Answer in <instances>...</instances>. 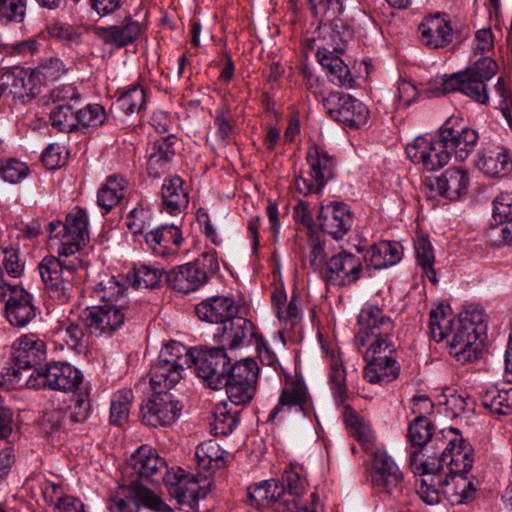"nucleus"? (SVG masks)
I'll return each mask as SVG.
<instances>
[{
	"label": "nucleus",
	"instance_id": "20",
	"mask_svg": "<svg viewBox=\"0 0 512 512\" xmlns=\"http://www.w3.org/2000/svg\"><path fill=\"white\" fill-rule=\"evenodd\" d=\"M182 405L167 392L154 394L141 406L143 424L150 427H165L173 424L180 416Z\"/></svg>",
	"mask_w": 512,
	"mask_h": 512
},
{
	"label": "nucleus",
	"instance_id": "22",
	"mask_svg": "<svg viewBox=\"0 0 512 512\" xmlns=\"http://www.w3.org/2000/svg\"><path fill=\"white\" fill-rule=\"evenodd\" d=\"M318 221L324 233L335 240H340L352 228L354 213L346 203L332 201L320 206Z\"/></svg>",
	"mask_w": 512,
	"mask_h": 512
},
{
	"label": "nucleus",
	"instance_id": "18",
	"mask_svg": "<svg viewBox=\"0 0 512 512\" xmlns=\"http://www.w3.org/2000/svg\"><path fill=\"white\" fill-rule=\"evenodd\" d=\"M364 359L367 363L364 377L370 383H389L399 376L400 364L395 346L385 350L379 345L367 348Z\"/></svg>",
	"mask_w": 512,
	"mask_h": 512
},
{
	"label": "nucleus",
	"instance_id": "25",
	"mask_svg": "<svg viewBox=\"0 0 512 512\" xmlns=\"http://www.w3.org/2000/svg\"><path fill=\"white\" fill-rule=\"evenodd\" d=\"M372 482L379 491L387 494L395 495L402 490L403 476L386 451L378 450L374 454Z\"/></svg>",
	"mask_w": 512,
	"mask_h": 512
},
{
	"label": "nucleus",
	"instance_id": "33",
	"mask_svg": "<svg viewBox=\"0 0 512 512\" xmlns=\"http://www.w3.org/2000/svg\"><path fill=\"white\" fill-rule=\"evenodd\" d=\"M282 495H285V488L275 479H269L254 484L248 488V499L251 506L257 508H268L277 505V510L282 512Z\"/></svg>",
	"mask_w": 512,
	"mask_h": 512
},
{
	"label": "nucleus",
	"instance_id": "24",
	"mask_svg": "<svg viewBox=\"0 0 512 512\" xmlns=\"http://www.w3.org/2000/svg\"><path fill=\"white\" fill-rule=\"evenodd\" d=\"M420 42L430 49H443L453 41L454 30L449 16L436 13L425 17L418 27Z\"/></svg>",
	"mask_w": 512,
	"mask_h": 512
},
{
	"label": "nucleus",
	"instance_id": "63",
	"mask_svg": "<svg viewBox=\"0 0 512 512\" xmlns=\"http://www.w3.org/2000/svg\"><path fill=\"white\" fill-rule=\"evenodd\" d=\"M2 264L7 275L13 278H19L24 272L25 263L20 258L18 251L14 249H6L4 251Z\"/></svg>",
	"mask_w": 512,
	"mask_h": 512
},
{
	"label": "nucleus",
	"instance_id": "13",
	"mask_svg": "<svg viewBox=\"0 0 512 512\" xmlns=\"http://www.w3.org/2000/svg\"><path fill=\"white\" fill-rule=\"evenodd\" d=\"M82 379V373L73 365L53 362L31 373L25 379V385L33 389L48 387L56 391L71 392L80 386Z\"/></svg>",
	"mask_w": 512,
	"mask_h": 512
},
{
	"label": "nucleus",
	"instance_id": "42",
	"mask_svg": "<svg viewBox=\"0 0 512 512\" xmlns=\"http://www.w3.org/2000/svg\"><path fill=\"white\" fill-rule=\"evenodd\" d=\"M184 369L156 361L150 369V385L158 392L173 388L182 378Z\"/></svg>",
	"mask_w": 512,
	"mask_h": 512
},
{
	"label": "nucleus",
	"instance_id": "60",
	"mask_svg": "<svg viewBox=\"0 0 512 512\" xmlns=\"http://www.w3.org/2000/svg\"><path fill=\"white\" fill-rule=\"evenodd\" d=\"M231 121L232 117L228 113L223 110L217 111L214 124L216 126V138L221 146H227L231 143V135L233 132Z\"/></svg>",
	"mask_w": 512,
	"mask_h": 512
},
{
	"label": "nucleus",
	"instance_id": "51",
	"mask_svg": "<svg viewBox=\"0 0 512 512\" xmlns=\"http://www.w3.org/2000/svg\"><path fill=\"white\" fill-rule=\"evenodd\" d=\"M312 14L321 22L338 19L346 10L347 0H307Z\"/></svg>",
	"mask_w": 512,
	"mask_h": 512
},
{
	"label": "nucleus",
	"instance_id": "58",
	"mask_svg": "<svg viewBox=\"0 0 512 512\" xmlns=\"http://www.w3.org/2000/svg\"><path fill=\"white\" fill-rule=\"evenodd\" d=\"M28 173V167L25 163L10 159L0 166V176L11 184H16L23 180Z\"/></svg>",
	"mask_w": 512,
	"mask_h": 512
},
{
	"label": "nucleus",
	"instance_id": "9",
	"mask_svg": "<svg viewBox=\"0 0 512 512\" xmlns=\"http://www.w3.org/2000/svg\"><path fill=\"white\" fill-rule=\"evenodd\" d=\"M258 371L257 363L250 358L233 364L222 386L229 404L242 409L252 401L256 393Z\"/></svg>",
	"mask_w": 512,
	"mask_h": 512
},
{
	"label": "nucleus",
	"instance_id": "45",
	"mask_svg": "<svg viewBox=\"0 0 512 512\" xmlns=\"http://www.w3.org/2000/svg\"><path fill=\"white\" fill-rule=\"evenodd\" d=\"M194 349L177 341L166 344L160 351L157 361L185 369L192 366Z\"/></svg>",
	"mask_w": 512,
	"mask_h": 512
},
{
	"label": "nucleus",
	"instance_id": "61",
	"mask_svg": "<svg viewBox=\"0 0 512 512\" xmlns=\"http://www.w3.org/2000/svg\"><path fill=\"white\" fill-rule=\"evenodd\" d=\"M493 218L499 222L512 219V193L502 192L493 200Z\"/></svg>",
	"mask_w": 512,
	"mask_h": 512
},
{
	"label": "nucleus",
	"instance_id": "44",
	"mask_svg": "<svg viewBox=\"0 0 512 512\" xmlns=\"http://www.w3.org/2000/svg\"><path fill=\"white\" fill-rule=\"evenodd\" d=\"M126 290L125 283L114 276H106L93 288L92 295L95 299L102 301L103 304H117L121 302V299L130 303L125 294Z\"/></svg>",
	"mask_w": 512,
	"mask_h": 512
},
{
	"label": "nucleus",
	"instance_id": "35",
	"mask_svg": "<svg viewBox=\"0 0 512 512\" xmlns=\"http://www.w3.org/2000/svg\"><path fill=\"white\" fill-rule=\"evenodd\" d=\"M183 184L184 181L179 176L167 178L162 184V209L170 215L176 216L188 206V192Z\"/></svg>",
	"mask_w": 512,
	"mask_h": 512
},
{
	"label": "nucleus",
	"instance_id": "31",
	"mask_svg": "<svg viewBox=\"0 0 512 512\" xmlns=\"http://www.w3.org/2000/svg\"><path fill=\"white\" fill-rule=\"evenodd\" d=\"M177 137L169 134L152 142L147 148V170L150 175L159 177L175 155Z\"/></svg>",
	"mask_w": 512,
	"mask_h": 512
},
{
	"label": "nucleus",
	"instance_id": "4",
	"mask_svg": "<svg viewBox=\"0 0 512 512\" xmlns=\"http://www.w3.org/2000/svg\"><path fill=\"white\" fill-rule=\"evenodd\" d=\"M45 256L38 264L41 280L49 297L60 304L69 302L74 291V278L84 266L79 257Z\"/></svg>",
	"mask_w": 512,
	"mask_h": 512
},
{
	"label": "nucleus",
	"instance_id": "2",
	"mask_svg": "<svg viewBox=\"0 0 512 512\" xmlns=\"http://www.w3.org/2000/svg\"><path fill=\"white\" fill-rule=\"evenodd\" d=\"M497 64L489 57L476 61L464 71L435 78L429 85L428 97L460 92L481 104L489 100L486 82L496 73Z\"/></svg>",
	"mask_w": 512,
	"mask_h": 512
},
{
	"label": "nucleus",
	"instance_id": "62",
	"mask_svg": "<svg viewBox=\"0 0 512 512\" xmlns=\"http://www.w3.org/2000/svg\"><path fill=\"white\" fill-rule=\"evenodd\" d=\"M26 12V0H0V13L8 20L21 22Z\"/></svg>",
	"mask_w": 512,
	"mask_h": 512
},
{
	"label": "nucleus",
	"instance_id": "53",
	"mask_svg": "<svg viewBox=\"0 0 512 512\" xmlns=\"http://www.w3.org/2000/svg\"><path fill=\"white\" fill-rule=\"evenodd\" d=\"M283 481L287 489L284 496L292 497L290 503L294 500L302 501L301 497L306 493L308 482L302 472V468L291 466L285 470Z\"/></svg>",
	"mask_w": 512,
	"mask_h": 512
},
{
	"label": "nucleus",
	"instance_id": "43",
	"mask_svg": "<svg viewBox=\"0 0 512 512\" xmlns=\"http://www.w3.org/2000/svg\"><path fill=\"white\" fill-rule=\"evenodd\" d=\"M125 193V180L117 176H109L97 193V203L106 214L124 198Z\"/></svg>",
	"mask_w": 512,
	"mask_h": 512
},
{
	"label": "nucleus",
	"instance_id": "48",
	"mask_svg": "<svg viewBox=\"0 0 512 512\" xmlns=\"http://www.w3.org/2000/svg\"><path fill=\"white\" fill-rule=\"evenodd\" d=\"M329 385L334 398L339 403L347 399L346 370L342 360L332 352L330 355Z\"/></svg>",
	"mask_w": 512,
	"mask_h": 512
},
{
	"label": "nucleus",
	"instance_id": "57",
	"mask_svg": "<svg viewBox=\"0 0 512 512\" xmlns=\"http://www.w3.org/2000/svg\"><path fill=\"white\" fill-rule=\"evenodd\" d=\"M77 128L98 127L104 123L105 111L100 104H88L82 109L76 111Z\"/></svg>",
	"mask_w": 512,
	"mask_h": 512
},
{
	"label": "nucleus",
	"instance_id": "38",
	"mask_svg": "<svg viewBox=\"0 0 512 512\" xmlns=\"http://www.w3.org/2000/svg\"><path fill=\"white\" fill-rule=\"evenodd\" d=\"M364 259L374 269L388 268L401 260L400 247L397 243L381 241L366 251Z\"/></svg>",
	"mask_w": 512,
	"mask_h": 512
},
{
	"label": "nucleus",
	"instance_id": "36",
	"mask_svg": "<svg viewBox=\"0 0 512 512\" xmlns=\"http://www.w3.org/2000/svg\"><path fill=\"white\" fill-rule=\"evenodd\" d=\"M476 166L489 177H503L512 170V159L507 149L496 147L480 153Z\"/></svg>",
	"mask_w": 512,
	"mask_h": 512
},
{
	"label": "nucleus",
	"instance_id": "59",
	"mask_svg": "<svg viewBox=\"0 0 512 512\" xmlns=\"http://www.w3.org/2000/svg\"><path fill=\"white\" fill-rule=\"evenodd\" d=\"M487 238L494 246L512 245V219L490 227Z\"/></svg>",
	"mask_w": 512,
	"mask_h": 512
},
{
	"label": "nucleus",
	"instance_id": "3",
	"mask_svg": "<svg viewBox=\"0 0 512 512\" xmlns=\"http://www.w3.org/2000/svg\"><path fill=\"white\" fill-rule=\"evenodd\" d=\"M443 429L435 431V427L427 417H415L408 425L407 440L410 443L409 462L415 475L434 473L439 469V464L430 462L432 455L440 449L441 442L437 438L441 436Z\"/></svg>",
	"mask_w": 512,
	"mask_h": 512
},
{
	"label": "nucleus",
	"instance_id": "41",
	"mask_svg": "<svg viewBox=\"0 0 512 512\" xmlns=\"http://www.w3.org/2000/svg\"><path fill=\"white\" fill-rule=\"evenodd\" d=\"M241 408H236L227 401H220L214 407V420L211 430L216 436H227L239 423Z\"/></svg>",
	"mask_w": 512,
	"mask_h": 512
},
{
	"label": "nucleus",
	"instance_id": "27",
	"mask_svg": "<svg viewBox=\"0 0 512 512\" xmlns=\"http://www.w3.org/2000/svg\"><path fill=\"white\" fill-rule=\"evenodd\" d=\"M94 33L105 45L123 48L139 38L142 33V25L129 17L119 24L97 26Z\"/></svg>",
	"mask_w": 512,
	"mask_h": 512
},
{
	"label": "nucleus",
	"instance_id": "32",
	"mask_svg": "<svg viewBox=\"0 0 512 512\" xmlns=\"http://www.w3.org/2000/svg\"><path fill=\"white\" fill-rule=\"evenodd\" d=\"M0 82L2 93L8 92L14 99H23L35 95L33 75L21 67L4 71L1 74Z\"/></svg>",
	"mask_w": 512,
	"mask_h": 512
},
{
	"label": "nucleus",
	"instance_id": "50",
	"mask_svg": "<svg viewBox=\"0 0 512 512\" xmlns=\"http://www.w3.org/2000/svg\"><path fill=\"white\" fill-rule=\"evenodd\" d=\"M49 120L51 126L64 133H70L77 129L76 111L72 104H58L50 111Z\"/></svg>",
	"mask_w": 512,
	"mask_h": 512
},
{
	"label": "nucleus",
	"instance_id": "15",
	"mask_svg": "<svg viewBox=\"0 0 512 512\" xmlns=\"http://www.w3.org/2000/svg\"><path fill=\"white\" fill-rule=\"evenodd\" d=\"M408 158L415 164H421L427 171L443 168L450 159V152L444 147L439 133L417 136L405 148Z\"/></svg>",
	"mask_w": 512,
	"mask_h": 512
},
{
	"label": "nucleus",
	"instance_id": "56",
	"mask_svg": "<svg viewBox=\"0 0 512 512\" xmlns=\"http://www.w3.org/2000/svg\"><path fill=\"white\" fill-rule=\"evenodd\" d=\"M60 338L65 341L72 350L80 353L85 350L84 331L78 323L67 322L58 330Z\"/></svg>",
	"mask_w": 512,
	"mask_h": 512
},
{
	"label": "nucleus",
	"instance_id": "10",
	"mask_svg": "<svg viewBox=\"0 0 512 512\" xmlns=\"http://www.w3.org/2000/svg\"><path fill=\"white\" fill-rule=\"evenodd\" d=\"M306 162L309 177H297L295 187L303 195L320 194L325 185L335 176L336 161L325 149L313 145L306 153Z\"/></svg>",
	"mask_w": 512,
	"mask_h": 512
},
{
	"label": "nucleus",
	"instance_id": "8",
	"mask_svg": "<svg viewBox=\"0 0 512 512\" xmlns=\"http://www.w3.org/2000/svg\"><path fill=\"white\" fill-rule=\"evenodd\" d=\"M88 217L81 207H74L65 222L51 221L48 225L50 239H58L60 257L74 256L89 242Z\"/></svg>",
	"mask_w": 512,
	"mask_h": 512
},
{
	"label": "nucleus",
	"instance_id": "52",
	"mask_svg": "<svg viewBox=\"0 0 512 512\" xmlns=\"http://www.w3.org/2000/svg\"><path fill=\"white\" fill-rule=\"evenodd\" d=\"M164 269L157 265L140 264L134 268L133 286L137 289H153L160 285Z\"/></svg>",
	"mask_w": 512,
	"mask_h": 512
},
{
	"label": "nucleus",
	"instance_id": "21",
	"mask_svg": "<svg viewBox=\"0 0 512 512\" xmlns=\"http://www.w3.org/2000/svg\"><path fill=\"white\" fill-rule=\"evenodd\" d=\"M362 271V259L350 252L342 251L327 261L323 277L331 285L344 287L356 283Z\"/></svg>",
	"mask_w": 512,
	"mask_h": 512
},
{
	"label": "nucleus",
	"instance_id": "17",
	"mask_svg": "<svg viewBox=\"0 0 512 512\" xmlns=\"http://www.w3.org/2000/svg\"><path fill=\"white\" fill-rule=\"evenodd\" d=\"M322 105L330 118L347 126L359 127L367 122V107L349 94L331 92L323 97Z\"/></svg>",
	"mask_w": 512,
	"mask_h": 512
},
{
	"label": "nucleus",
	"instance_id": "64",
	"mask_svg": "<svg viewBox=\"0 0 512 512\" xmlns=\"http://www.w3.org/2000/svg\"><path fill=\"white\" fill-rule=\"evenodd\" d=\"M66 161V152L58 144H50L42 153V162L48 169L61 167Z\"/></svg>",
	"mask_w": 512,
	"mask_h": 512
},
{
	"label": "nucleus",
	"instance_id": "16",
	"mask_svg": "<svg viewBox=\"0 0 512 512\" xmlns=\"http://www.w3.org/2000/svg\"><path fill=\"white\" fill-rule=\"evenodd\" d=\"M327 32L330 42L326 45L317 47V59L320 65L326 70L328 79L336 86L351 88L354 84V79L348 66L336 54L342 53L344 44L337 42L339 36L332 29H324Z\"/></svg>",
	"mask_w": 512,
	"mask_h": 512
},
{
	"label": "nucleus",
	"instance_id": "46",
	"mask_svg": "<svg viewBox=\"0 0 512 512\" xmlns=\"http://www.w3.org/2000/svg\"><path fill=\"white\" fill-rule=\"evenodd\" d=\"M224 454L215 441L209 440L196 447L195 458L199 468L206 471L217 470L225 465Z\"/></svg>",
	"mask_w": 512,
	"mask_h": 512
},
{
	"label": "nucleus",
	"instance_id": "23",
	"mask_svg": "<svg viewBox=\"0 0 512 512\" xmlns=\"http://www.w3.org/2000/svg\"><path fill=\"white\" fill-rule=\"evenodd\" d=\"M163 484L178 504L195 509L200 498V485L195 476L187 474L180 467L171 468Z\"/></svg>",
	"mask_w": 512,
	"mask_h": 512
},
{
	"label": "nucleus",
	"instance_id": "11",
	"mask_svg": "<svg viewBox=\"0 0 512 512\" xmlns=\"http://www.w3.org/2000/svg\"><path fill=\"white\" fill-rule=\"evenodd\" d=\"M169 471L166 461L160 457L154 448L142 445L131 454L124 470L127 476L135 478V480H131L129 485L124 486L138 485L143 487L137 482L138 479L153 484L163 483ZM144 488L146 489L145 486ZM147 490L150 491L148 488Z\"/></svg>",
	"mask_w": 512,
	"mask_h": 512
},
{
	"label": "nucleus",
	"instance_id": "12",
	"mask_svg": "<svg viewBox=\"0 0 512 512\" xmlns=\"http://www.w3.org/2000/svg\"><path fill=\"white\" fill-rule=\"evenodd\" d=\"M133 307L121 299L117 304H102L87 308L82 315L88 331L96 336L111 335L132 317Z\"/></svg>",
	"mask_w": 512,
	"mask_h": 512
},
{
	"label": "nucleus",
	"instance_id": "30",
	"mask_svg": "<svg viewBox=\"0 0 512 512\" xmlns=\"http://www.w3.org/2000/svg\"><path fill=\"white\" fill-rule=\"evenodd\" d=\"M195 312L202 321L222 325L238 313V308L233 298L214 296L197 304Z\"/></svg>",
	"mask_w": 512,
	"mask_h": 512
},
{
	"label": "nucleus",
	"instance_id": "28",
	"mask_svg": "<svg viewBox=\"0 0 512 512\" xmlns=\"http://www.w3.org/2000/svg\"><path fill=\"white\" fill-rule=\"evenodd\" d=\"M272 308L284 329L293 330L302 319L301 297L294 292L290 300L283 287L277 286L271 294Z\"/></svg>",
	"mask_w": 512,
	"mask_h": 512
},
{
	"label": "nucleus",
	"instance_id": "5",
	"mask_svg": "<svg viewBox=\"0 0 512 512\" xmlns=\"http://www.w3.org/2000/svg\"><path fill=\"white\" fill-rule=\"evenodd\" d=\"M437 441L441 442L440 449L436 450L437 456H432L430 462H436L440 467L433 474L441 472L449 480H454L457 475H466L472 468L473 448L461 432L452 427L444 428Z\"/></svg>",
	"mask_w": 512,
	"mask_h": 512
},
{
	"label": "nucleus",
	"instance_id": "1",
	"mask_svg": "<svg viewBox=\"0 0 512 512\" xmlns=\"http://www.w3.org/2000/svg\"><path fill=\"white\" fill-rule=\"evenodd\" d=\"M447 308L439 305L430 311L431 338L436 342L449 339V353L461 363L477 360L480 351L477 340L486 329L482 310H466L457 319H451L446 315Z\"/></svg>",
	"mask_w": 512,
	"mask_h": 512
},
{
	"label": "nucleus",
	"instance_id": "54",
	"mask_svg": "<svg viewBox=\"0 0 512 512\" xmlns=\"http://www.w3.org/2000/svg\"><path fill=\"white\" fill-rule=\"evenodd\" d=\"M145 103V90L138 85H133L117 99L114 105L128 115L139 113L144 108Z\"/></svg>",
	"mask_w": 512,
	"mask_h": 512
},
{
	"label": "nucleus",
	"instance_id": "34",
	"mask_svg": "<svg viewBox=\"0 0 512 512\" xmlns=\"http://www.w3.org/2000/svg\"><path fill=\"white\" fill-rule=\"evenodd\" d=\"M469 185V175L462 168H449L431 184L442 196L457 200L466 193Z\"/></svg>",
	"mask_w": 512,
	"mask_h": 512
},
{
	"label": "nucleus",
	"instance_id": "26",
	"mask_svg": "<svg viewBox=\"0 0 512 512\" xmlns=\"http://www.w3.org/2000/svg\"><path fill=\"white\" fill-rule=\"evenodd\" d=\"M438 133L444 147L449 150L450 154L454 153L459 161L467 159L479 138L476 130L464 126H455L450 119L445 122Z\"/></svg>",
	"mask_w": 512,
	"mask_h": 512
},
{
	"label": "nucleus",
	"instance_id": "49",
	"mask_svg": "<svg viewBox=\"0 0 512 512\" xmlns=\"http://www.w3.org/2000/svg\"><path fill=\"white\" fill-rule=\"evenodd\" d=\"M133 393L129 389L120 390L113 394L110 405V423L122 426L128 421Z\"/></svg>",
	"mask_w": 512,
	"mask_h": 512
},
{
	"label": "nucleus",
	"instance_id": "19",
	"mask_svg": "<svg viewBox=\"0 0 512 512\" xmlns=\"http://www.w3.org/2000/svg\"><path fill=\"white\" fill-rule=\"evenodd\" d=\"M0 302L5 303V318L14 327L23 328L36 316L37 308L34 305L33 296L21 286L11 284L9 287H4Z\"/></svg>",
	"mask_w": 512,
	"mask_h": 512
},
{
	"label": "nucleus",
	"instance_id": "55",
	"mask_svg": "<svg viewBox=\"0 0 512 512\" xmlns=\"http://www.w3.org/2000/svg\"><path fill=\"white\" fill-rule=\"evenodd\" d=\"M415 253L418 264L422 267L426 276L435 283L436 272L434 270V251L432 244L427 238L420 237L415 243Z\"/></svg>",
	"mask_w": 512,
	"mask_h": 512
},
{
	"label": "nucleus",
	"instance_id": "7",
	"mask_svg": "<svg viewBox=\"0 0 512 512\" xmlns=\"http://www.w3.org/2000/svg\"><path fill=\"white\" fill-rule=\"evenodd\" d=\"M358 329L355 333L354 344L358 350L374 346L391 349L395 346L392 341L394 321L377 306L367 305L358 315Z\"/></svg>",
	"mask_w": 512,
	"mask_h": 512
},
{
	"label": "nucleus",
	"instance_id": "40",
	"mask_svg": "<svg viewBox=\"0 0 512 512\" xmlns=\"http://www.w3.org/2000/svg\"><path fill=\"white\" fill-rule=\"evenodd\" d=\"M308 402L307 389L302 382L292 381L283 388L278 404L271 410L269 419L273 420L285 407H298L305 414Z\"/></svg>",
	"mask_w": 512,
	"mask_h": 512
},
{
	"label": "nucleus",
	"instance_id": "14",
	"mask_svg": "<svg viewBox=\"0 0 512 512\" xmlns=\"http://www.w3.org/2000/svg\"><path fill=\"white\" fill-rule=\"evenodd\" d=\"M196 374L205 385L214 390L222 388L225 377L230 373L233 365L224 348L194 349Z\"/></svg>",
	"mask_w": 512,
	"mask_h": 512
},
{
	"label": "nucleus",
	"instance_id": "37",
	"mask_svg": "<svg viewBox=\"0 0 512 512\" xmlns=\"http://www.w3.org/2000/svg\"><path fill=\"white\" fill-rule=\"evenodd\" d=\"M167 281L175 290L189 293L203 286L208 279L197 265L188 263L167 274Z\"/></svg>",
	"mask_w": 512,
	"mask_h": 512
},
{
	"label": "nucleus",
	"instance_id": "6",
	"mask_svg": "<svg viewBox=\"0 0 512 512\" xmlns=\"http://www.w3.org/2000/svg\"><path fill=\"white\" fill-rule=\"evenodd\" d=\"M46 344L35 334H24L18 337L12 345L13 363L2 369V385L7 388L22 386L23 372L29 371L44 360Z\"/></svg>",
	"mask_w": 512,
	"mask_h": 512
},
{
	"label": "nucleus",
	"instance_id": "47",
	"mask_svg": "<svg viewBox=\"0 0 512 512\" xmlns=\"http://www.w3.org/2000/svg\"><path fill=\"white\" fill-rule=\"evenodd\" d=\"M420 483L417 484L416 492L419 497L427 504L433 505L439 502V487H448L450 480L448 476H444L441 472L435 474L420 475Z\"/></svg>",
	"mask_w": 512,
	"mask_h": 512
},
{
	"label": "nucleus",
	"instance_id": "39",
	"mask_svg": "<svg viewBox=\"0 0 512 512\" xmlns=\"http://www.w3.org/2000/svg\"><path fill=\"white\" fill-rule=\"evenodd\" d=\"M482 405L492 414L509 415L512 413V385L509 383L494 385L482 395Z\"/></svg>",
	"mask_w": 512,
	"mask_h": 512
},
{
	"label": "nucleus",
	"instance_id": "29",
	"mask_svg": "<svg viewBox=\"0 0 512 512\" xmlns=\"http://www.w3.org/2000/svg\"><path fill=\"white\" fill-rule=\"evenodd\" d=\"M219 330L221 333L216 334L220 338L219 342L230 349L249 343L257 336L253 323L236 315L223 323Z\"/></svg>",
	"mask_w": 512,
	"mask_h": 512
}]
</instances>
